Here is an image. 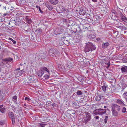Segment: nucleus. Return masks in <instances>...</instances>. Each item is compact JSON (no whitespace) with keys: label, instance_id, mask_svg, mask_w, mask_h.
<instances>
[{"label":"nucleus","instance_id":"obj_1","mask_svg":"<svg viewBox=\"0 0 127 127\" xmlns=\"http://www.w3.org/2000/svg\"><path fill=\"white\" fill-rule=\"evenodd\" d=\"M96 49L95 46L94 44L90 42H89L86 44L85 49V51L86 53L91 52L92 51Z\"/></svg>","mask_w":127,"mask_h":127},{"label":"nucleus","instance_id":"obj_2","mask_svg":"<svg viewBox=\"0 0 127 127\" xmlns=\"http://www.w3.org/2000/svg\"><path fill=\"white\" fill-rule=\"evenodd\" d=\"M59 51L57 49H51L48 51V53L50 56L55 57L57 55Z\"/></svg>","mask_w":127,"mask_h":127},{"label":"nucleus","instance_id":"obj_3","mask_svg":"<svg viewBox=\"0 0 127 127\" xmlns=\"http://www.w3.org/2000/svg\"><path fill=\"white\" fill-rule=\"evenodd\" d=\"M86 113V116L83 122L85 124H89V125H90L91 124V123H90V121H91L90 120L91 119V114L90 113Z\"/></svg>","mask_w":127,"mask_h":127},{"label":"nucleus","instance_id":"obj_4","mask_svg":"<svg viewBox=\"0 0 127 127\" xmlns=\"http://www.w3.org/2000/svg\"><path fill=\"white\" fill-rule=\"evenodd\" d=\"M79 29H78V30L79 29L80 30V32L82 30V29H85L86 30H87L89 31H91V28L89 24H84L83 25L82 24H81V25L79 26Z\"/></svg>","mask_w":127,"mask_h":127},{"label":"nucleus","instance_id":"obj_5","mask_svg":"<svg viewBox=\"0 0 127 127\" xmlns=\"http://www.w3.org/2000/svg\"><path fill=\"white\" fill-rule=\"evenodd\" d=\"M8 115L9 118L11 120L13 125H14L15 123V116L13 113L11 112H9L8 113Z\"/></svg>","mask_w":127,"mask_h":127},{"label":"nucleus","instance_id":"obj_6","mask_svg":"<svg viewBox=\"0 0 127 127\" xmlns=\"http://www.w3.org/2000/svg\"><path fill=\"white\" fill-rule=\"evenodd\" d=\"M111 107V109H115L119 112H120L121 111V108L120 106L117 104H112Z\"/></svg>","mask_w":127,"mask_h":127},{"label":"nucleus","instance_id":"obj_7","mask_svg":"<svg viewBox=\"0 0 127 127\" xmlns=\"http://www.w3.org/2000/svg\"><path fill=\"white\" fill-rule=\"evenodd\" d=\"M79 26L78 25H75L71 28L72 31L75 33H76L77 31L80 32V30H78V29H79Z\"/></svg>","mask_w":127,"mask_h":127},{"label":"nucleus","instance_id":"obj_8","mask_svg":"<svg viewBox=\"0 0 127 127\" xmlns=\"http://www.w3.org/2000/svg\"><path fill=\"white\" fill-rule=\"evenodd\" d=\"M75 22L74 21L73 19L72 18H70L69 19L68 24L67 26L68 27L70 26H73L75 25Z\"/></svg>","mask_w":127,"mask_h":127},{"label":"nucleus","instance_id":"obj_9","mask_svg":"<svg viewBox=\"0 0 127 127\" xmlns=\"http://www.w3.org/2000/svg\"><path fill=\"white\" fill-rule=\"evenodd\" d=\"M121 70L122 73L127 74V66L125 65L123 66L121 68Z\"/></svg>","mask_w":127,"mask_h":127},{"label":"nucleus","instance_id":"obj_10","mask_svg":"<svg viewBox=\"0 0 127 127\" xmlns=\"http://www.w3.org/2000/svg\"><path fill=\"white\" fill-rule=\"evenodd\" d=\"M116 102L122 106H126V105L124 104V102L120 99H117L116 101Z\"/></svg>","mask_w":127,"mask_h":127},{"label":"nucleus","instance_id":"obj_11","mask_svg":"<svg viewBox=\"0 0 127 127\" xmlns=\"http://www.w3.org/2000/svg\"><path fill=\"white\" fill-rule=\"evenodd\" d=\"M112 115L115 117H118L119 115V112L117 111L116 110L111 109Z\"/></svg>","mask_w":127,"mask_h":127},{"label":"nucleus","instance_id":"obj_12","mask_svg":"<svg viewBox=\"0 0 127 127\" xmlns=\"http://www.w3.org/2000/svg\"><path fill=\"white\" fill-rule=\"evenodd\" d=\"M77 77V78L78 80L81 82H83L85 78H86L80 75H78Z\"/></svg>","mask_w":127,"mask_h":127},{"label":"nucleus","instance_id":"obj_13","mask_svg":"<svg viewBox=\"0 0 127 127\" xmlns=\"http://www.w3.org/2000/svg\"><path fill=\"white\" fill-rule=\"evenodd\" d=\"M79 13L80 15L84 16L85 15H86L87 13L86 12L85 10L81 9L79 11Z\"/></svg>","mask_w":127,"mask_h":127},{"label":"nucleus","instance_id":"obj_14","mask_svg":"<svg viewBox=\"0 0 127 127\" xmlns=\"http://www.w3.org/2000/svg\"><path fill=\"white\" fill-rule=\"evenodd\" d=\"M120 16L121 18V20L125 22H126V21H127V18L124 16L123 14L121 13L120 14Z\"/></svg>","mask_w":127,"mask_h":127},{"label":"nucleus","instance_id":"obj_15","mask_svg":"<svg viewBox=\"0 0 127 127\" xmlns=\"http://www.w3.org/2000/svg\"><path fill=\"white\" fill-rule=\"evenodd\" d=\"M45 4L46 6L50 10H51L53 9V7L49 3L46 2Z\"/></svg>","mask_w":127,"mask_h":127},{"label":"nucleus","instance_id":"obj_16","mask_svg":"<svg viewBox=\"0 0 127 127\" xmlns=\"http://www.w3.org/2000/svg\"><path fill=\"white\" fill-rule=\"evenodd\" d=\"M49 1L50 3L54 5L56 4L59 2L58 0H49Z\"/></svg>","mask_w":127,"mask_h":127},{"label":"nucleus","instance_id":"obj_17","mask_svg":"<svg viewBox=\"0 0 127 127\" xmlns=\"http://www.w3.org/2000/svg\"><path fill=\"white\" fill-rule=\"evenodd\" d=\"M2 60L5 62H10L13 60V59L9 57L8 58H5V59H2Z\"/></svg>","mask_w":127,"mask_h":127},{"label":"nucleus","instance_id":"obj_18","mask_svg":"<svg viewBox=\"0 0 127 127\" xmlns=\"http://www.w3.org/2000/svg\"><path fill=\"white\" fill-rule=\"evenodd\" d=\"M77 95L79 97H81L82 96L83 93L82 91L80 90H77L76 92Z\"/></svg>","mask_w":127,"mask_h":127},{"label":"nucleus","instance_id":"obj_19","mask_svg":"<svg viewBox=\"0 0 127 127\" xmlns=\"http://www.w3.org/2000/svg\"><path fill=\"white\" fill-rule=\"evenodd\" d=\"M97 110L101 113V114H103L106 113V109H103L100 108L98 109Z\"/></svg>","mask_w":127,"mask_h":127},{"label":"nucleus","instance_id":"obj_20","mask_svg":"<svg viewBox=\"0 0 127 127\" xmlns=\"http://www.w3.org/2000/svg\"><path fill=\"white\" fill-rule=\"evenodd\" d=\"M109 45V44L108 42H107L104 43L102 45V47L103 49L106 48Z\"/></svg>","mask_w":127,"mask_h":127},{"label":"nucleus","instance_id":"obj_21","mask_svg":"<svg viewBox=\"0 0 127 127\" xmlns=\"http://www.w3.org/2000/svg\"><path fill=\"white\" fill-rule=\"evenodd\" d=\"M44 73V71L41 70H39L37 72V74L39 76H41Z\"/></svg>","mask_w":127,"mask_h":127},{"label":"nucleus","instance_id":"obj_22","mask_svg":"<svg viewBox=\"0 0 127 127\" xmlns=\"http://www.w3.org/2000/svg\"><path fill=\"white\" fill-rule=\"evenodd\" d=\"M96 37L95 34L93 32L91 33L89 35V38L93 39Z\"/></svg>","mask_w":127,"mask_h":127},{"label":"nucleus","instance_id":"obj_23","mask_svg":"<svg viewBox=\"0 0 127 127\" xmlns=\"http://www.w3.org/2000/svg\"><path fill=\"white\" fill-rule=\"evenodd\" d=\"M111 13L110 14V16L111 17V19L113 20H116L118 18L117 15H113Z\"/></svg>","mask_w":127,"mask_h":127},{"label":"nucleus","instance_id":"obj_24","mask_svg":"<svg viewBox=\"0 0 127 127\" xmlns=\"http://www.w3.org/2000/svg\"><path fill=\"white\" fill-rule=\"evenodd\" d=\"M17 97L16 95H14L13 96L12 98V100L15 103H17Z\"/></svg>","mask_w":127,"mask_h":127},{"label":"nucleus","instance_id":"obj_25","mask_svg":"<svg viewBox=\"0 0 127 127\" xmlns=\"http://www.w3.org/2000/svg\"><path fill=\"white\" fill-rule=\"evenodd\" d=\"M59 29L58 28H55L53 30V31L54 34H59Z\"/></svg>","mask_w":127,"mask_h":127},{"label":"nucleus","instance_id":"obj_26","mask_svg":"<svg viewBox=\"0 0 127 127\" xmlns=\"http://www.w3.org/2000/svg\"><path fill=\"white\" fill-rule=\"evenodd\" d=\"M29 80L30 83H33L34 82V79L32 76L29 77Z\"/></svg>","mask_w":127,"mask_h":127},{"label":"nucleus","instance_id":"obj_27","mask_svg":"<svg viewBox=\"0 0 127 127\" xmlns=\"http://www.w3.org/2000/svg\"><path fill=\"white\" fill-rule=\"evenodd\" d=\"M42 30L40 28H38L35 31V32L38 34H41L42 32Z\"/></svg>","mask_w":127,"mask_h":127},{"label":"nucleus","instance_id":"obj_28","mask_svg":"<svg viewBox=\"0 0 127 127\" xmlns=\"http://www.w3.org/2000/svg\"><path fill=\"white\" fill-rule=\"evenodd\" d=\"M82 34L81 35H79L77 37V41L76 42H78L79 41H80V40L82 38Z\"/></svg>","mask_w":127,"mask_h":127},{"label":"nucleus","instance_id":"obj_29","mask_svg":"<svg viewBox=\"0 0 127 127\" xmlns=\"http://www.w3.org/2000/svg\"><path fill=\"white\" fill-rule=\"evenodd\" d=\"M25 19L27 21V23L28 24H30L31 22V19L29 18L28 17H26L25 18Z\"/></svg>","mask_w":127,"mask_h":127},{"label":"nucleus","instance_id":"obj_30","mask_svg":"<svg viewBox=\"0 0 127 127\" xmlns=\"http://www.w3.org/2000/svg\"><path fill=\"white\" fill-rule=\"evenodd\" d=\"M118 28L121 29L122 31L123 30H126L127 29V28L125 27L124 26H119Z\"/></svg>","mask_w":127,"mask_h":127},{"label":"nucleus","instance_id":"obj_31","mask_svg":"<svg viewBox=\"0 0 127 127\" xmlns=\"http://www.w3.org/2000/svg\"><path fill=\"white\" fill-rule=\"evenodd\" d=\"M72 106L73 107L75 108H78L79 107L78 104L77 103L74 101L73 102Z\"/></svg>","mask_w":127,"mask_h":127},{"label":"nucleus","instance_id":"obj_32","mask_svg":"<svg viewBox=\"0 0 127 127\" xmlns=\"http://www.w3.org/2000/svg\"><path fill=\"white\" fill-rule=\"evenodd\" d=\"M126 108L125 107H123L122 109H121V111L123 113H125L126 112L127 113V111H126Z\"/></svg>","mask_w":127,"mask_h":127},{"label":"nucleus","instance_id":"obj_33","mask_svg":"<svg viewBox=\"0 0 127 127\" xmlns=\"http://www.w3.org/2000/svg\"><path fill=\"white\" fill-rule=\"evenodd\" d=\"M59 29V34L63 33L64 32V30L62 28H60Z\"/></svg>","mask_w":127,"mask_h":127},{"label":"nucleus","instance_id":"obj_34","mask_svg":"<svg viewBox=\"0 0 127 127\" xmlns=\"http://www.w3.org/2000/svg\"><path fill=\"white\" fill-rule=\"evenodd\" d=\"M41 69L47 71V72H48V74H49V71L48 70L47 68L45 67H42L41 68Z\"/></svg>","mask_w":127,"mask_h":127},{"label":"nucleus","instance_id":"obj_35","mask_svg":"<svg viewBox=\"0 0 127 127\" xmlns=\"http://www.w3.org/2000/svg\"><path fill=\"white\" fill-rule=\"evenodd\" d=\"M28 0H20L21 3L22 4L25 3L28 1Z\"/></svg>","mask_w":127,"mask_h":127},{"label":"nucleus","instance_id":"obj_36","mask_svg":"<svg viewBox=\"0 0 127 127\" xmlns=\"http://www.w3.org/2000/svg\"><path fill=\"white\" fill-rule=\"evenodd\" d=\"M6 111V109L4 107H3L0 110V111L2 113H4Z\"/></svg>","mask_w":127,"mask_h":127},{"label":"nucleus","instance_id":"obj_37","mask_svg":"<svg viewBox=\"0 0 127 127\" xmlns=\"http://www.w3.org/2000/svg\"><path fill=\"white\" fill-rule=\"evenodd\" d=\"M101 99V96L99 95H98L96 96L95 97L96 100L97 101H98L100 100Z\"/></svg>","mask_w":127,"mask_h":127},{"label":"nucleus","instance_id":"obj_38","mask_svg":"<svg viewBox=\"0 0 127 127\" xmlns=\"http://www.w3.org/2000/svg\"><path fill=\"white\" fill-rule=\"evenodd\" d=\"M49 76L48 74V75L46 74L43 76L46 79H47L49 78Z\"/></svg>","mask_w":127,"mask_h":127},{"label":"nucleus","instance_id":"obj_39","mask_svg":"<svg viewBox=\"0 0 127 127\" xmlns=\"http://www.w3.org/2000/svg\"><path fill=\"white\" fill-rule=\"evenodd\" d=\"M101 87L103 91L104 92H105L106 90V87L105 86H102Z\"/></svg>","mask_w":127,"mask_h":127},{"label":"nucleus","instance_id":"obj_40","mask_svg":"<svg viewBox=\"0 0 127 127\" xmlns=\"http://www.w3.org/2000/svg\"><path fill=\"white\" fill-rule=\"evenodd\" d=\"M111 11L112 13H113L114 15H117V13L116 12V11L114 10H111Z\"/></svg>","mask_w":127,"mask_h":127},{"label":"nucleus","instance_id":"obj_41","mask_svg":"<svg viewBox=\"0 0 127 127\" xmlns=\"http://www.w3.org/2000/svg\"><path fill=\"white\" fill-rule=\"evenodd\" d=\"M9 39L10 40H11L13 42V43H14V44H15L16 43V41H15V40H13V39H12V38H9Z\"/></svg>","mask_w":127,"mask_h":127},{"label":"nucleus","instance_id":"obj_42","mask_svg":"<svg viewBox=\"0 0 127 127\" xmlns=\"http://www.w3.org/2000/svg\"><path fill=\"white\" fill-rule=\"evenodd\" d=\"M25 100L28 101H30V100H31L30 98L28 97H25Z\"/></svg>","mask_w":127,"mask_h":127},{"label":"nucleus","instance_id":"obj_43","mask_svg":"<svg viewBox=\"0 0 127 127\" xmlns=\"http://www.w3.org/2000/svg\"><path fill=\"white\" fill-rule=\"evenodd\" d=\"M108 118V117L107 116H105V118L104 120V122L105 123H107V120Z\"/></svg>","mask_w":127,"mask_h":127},{"label":"nucleus","instance_id":"obj_44","mask_svg":"<svg viewBox=\"0 0 127 127\" xmlns=\"http://www.w3.org/2000/svg\"><path fill=\"white\" fill-rule=\"evenodd\" d=\"M87 20L90 23L91 22L93 21V19H91L90 18H88Z\"/></svg>","mask_w":127,"mask_h":127},{"label":"nucleus","instance_id":"obj_45","mask_svg":"<svg viewBox=\"0 0 127 127\" xmlns=\"http://www.w3.org/2000/svg\"><path fill=\"white\" fill-rule=\"evenodd\" d=\"M46 125V124H44L43 123H41L40 124L39 126H40L42 127H44Z\"/></svg>","mask_w":127,"mask_h":127},{"label":"nucleus","instance_id":"obj_46","mask_svg":"<svg viewBox=\"0 0 127 127\" xmlns=\"http://www.w3.org/2000/svg\"><path fill=\"white\" fill-rule=\"evenodd\" d=\"M5 63L3 62H0V66H3L5 65Z\"/></svg>","mask_w":127,"mask_h":127},{"label":"nucleus","instance_id":"obj_47","mask_svg":"<svg viewBox=\"0 0 127 127\" xmlns=\"http://www.w3.org/2000/svg\"><path fill=\"white\" fill-rule=\"evenodd\" d=\"M3 97L2 94H0V100H2L3 98Z\"/></svg>","mask_w":127,"mask_h":127},{"label":"nucleus","instance_id":"obj_48","mask_svg":"<svg viewBox=\"0 0 127 127\" xmlns=\"http://www.w3.org/2000/svg\"><path fill=\"white\" fill-rule=\"evenodd\" d=\"M123 95L124 96H127V92H125L123 94Z\"/></svg>","mask_w":127,"mask_h":127},{"label":"nucleus","instance_id":"obj_49","mask_svg":"<svg viewBox=\"0 0 127 127\" xmlns=\"http://www.w3.org/2000/svg\"><path fill=\"white\" fill-rule=\"evenodd\" d=\"M67 20L66 19L64 18L63 19V21L64 22H67Z\"/></svg>","mask_w":127,"mask_h":127},{"label":"nucleus","instance_id":"obj_50","mask_svg":"<svg viewBox=\"0 0 127 127\" xmlns=\"http://www.w3.org/2000/svg\"><path fill=\"white\" fill-rule=\"evenodd\" d=\"M110 61H109L108 63H107L106 64L108 66H110Z\"/></svg>","mask_w":127,"mask_h":127},{"label":"nucleus","instance_id":"obj_51","mask_svg":"<svg viewBox=\"0 0 127 127\" xmlns=\"http://www.w3.org/2000/svg\"><path fill=\"white\" fill-rule=\"evenodd\" d=\"M38 9H39V10L40 11V12H41V13H42L43 12L41 10V8L40 7H39V8H38Z\"/></svg>","mask_w":127,"mask_h":127},{"label":"nucleus","instance_id":"obj_52","mask_svg":"<svg viewBox=\"0 0 127 127\" xmlns=\"http://www.w3.org/2000/svg\"><path fill=\"white\" fill-rule=\"evenodd\" d=\"M3 107V104L0 105V109H1V108H2Z\"/></svg>","mask_w":127,"mask_h":127},{"label":"nucleus","instance_id":"obj_53","mask_svg":"<svg viewBox=\"0 0 127 127\" xmlns=\"http://www.w3.org/2000/svg\"><path fill=\"white\" fill-rule=\"evenodd\" d=\"M92 1L95 2H97L98 0H92Z\"/></svg>","mask_w":127,"mask_h":127},{"label":"nucleus","instance_id":"obj_54","mask_svg":"<svg viewBox=\"0 0 127 127\" xmlns=\"http://www.w3.org/2000/svg\"><path fill=\"white\" fill-rule=\"evenodd\" d=\"M99 117L98 116H96L95 117L96 119H97L99 118Z\"/></svg>","mask_w":127,"mask_h":127},{"label":"nucleus","instance_id":"obj_55","mask_svg":"<svg viewBox=\"0 0 127 127\" xmlns=\"http://www.w3.org/2000/svg\"><path fill=\"white\" fill-rule=\"evenodd\" d=\"M63 7V8H62L63 9V10H65V11H66V10H65V8L64 7Z\"/></svg>","mask_w":127,"mask_h":127},{"label":"nucleus","instance_id":"obj_56","mask_svg":"<svg viewBox=\"0 0 127 127\" xmlns=\"http://www.w3.org/2000/svg\"><path fill=\"white\" fill-rule=\"evenodd\" d=\"M20 68H17L16 69V70H20Z\"/></svg>","mask_w":127,"mask_h":127},{"label":"nucleus","instance_id":"obj_57","mask_svg":"<svg viewBox=\"0 0 127 127\" xmlns=\"http://www.w3.org/2000/svg\"><path fill=\"white\" fill-rule=\"evenodd\" d=\"M3 57H1V56H0V60L1 59L2 60V59Z\"/></svg>","mask_w":127,"mask_h":127},{"label":"nucleus","instance_id":"obj_58","mask_svg":"<svg viewBox=\"0 0 127 127\" xmlns=\"http://www.w3.org/2000/svg\"><path fill=\"white\" fill-rule=\"evenodd\" d=\"M36 7L37 8H39V7H40L37 6V5H36Z\"/></svg>","mask_w":127,"mask_h":127},{"label":"nucleus","instance_id":"obj_59","mask_svg":"<svg viewBox=\"0 0 127 127\" xmlns=\"http://www.w3.org/2000/svg\"><path fill=\"white\" fill-rule=\"evenodd\" d=\"M24 31H25V32H28V31L27 30H24Z\"/></svg>","mask_w":127,"mask_h":127},{"label":"nucleus","instance_id":"obj_60","mask_svg":"<svg viewBox=\"0 0 127 127\" xmlns=\"http://www.w3.org/2000/svg\"><path fill=\"white\" fill-rule=\"evenodd\" d=\"M107 107L106 106H104V108H106Z\"/></svg>","mask_w":127,"mask_h":127},{"label":"nucleus","instance_id":"obj_61","mask_svg":"<svg viewBox=\"0 0 127 127\" xmlns=\"http://www.w3.org/2000/svg\"><path fill=\"white\" fill-rule=\"evenodd\" d=\"M24 106H26V103H24Z\"/></svg>","mask_w":127,"mask_h":127},{"label":"nucleus","instance_id":"obj_62","mask_svg":"<svg viewBox=\"0 0 127 127\" xmlns=\"http://www.w3.org/2000/svg\"><path fill=\"white\" fill-rule=\"evenodd\" d=\"M126 81L127 82V78H126Z\"/></svg>","mask_w":127,"mask_h":127},{"label":"nucleus","instance_id":"obj_63","mask_svg":"<svg viewBox=\"0 0 127 127\" xmlns=\"http://www.w3.org/2000/svg\"><path fill=\"white\" fill-rule=\"evenodd\" d=\"M109 66H107V68H108L109 67Z\"/></svg>","mask_w":127,"mask_h":127},{"label":"nucleus","instance_id":"obj_64","mask_svg":"<svg viewBox=\"0 0 127 127\" xmlns=\"http://www.w3.org/2000/svg\"><path fill=\"white\" fill-rule=\"evenodd\" d=\"M23 71V70H21L20 71V72H22Z\"/></svg>","mask_w":127,"mask_h":127}]
</instances>
